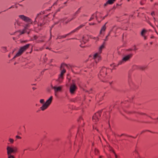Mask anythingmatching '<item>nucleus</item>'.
Returning <instances> with one entry per match:
<instances>
[{
  "mask_svg": "<svg viewBox=\"0 0 158 158\" xmlns=\"http://www.w3.org/2000/svg\"><path fill=\"white\" fill-rule=\"evenodd\" d=\"M6 150L7 158H15V157L12 154L15 153L17 152L18 151L17 148L15 147L13 148L8 146L6 148Z\"/></svg>",
  "mask_w": 158,
  "mask_h": 158,
  "instance_id": "obj_1",
  "label": "nucleus"
},
{
  "mask_svg": "<svg viewBox=\"0 0 158 158\" xmlns=\"http://www.w3.org/2000/svg\"><path fill=\"white\" fill-rule=\"evenodd\" d=\"M107 69L105 67H102L98 74L99 78L102 81L105 82V78L107 75Z\"/></svg>",
  "mask_w": 158,
  "mask_h": 158,
  "instance_id": "obj_2",
  "label": "nucleus"
},
{
  "mask_svg": "<svg viewBox=\"0 0 158 158\" xmlns=\"http://www.w3.org/2000/svg\"><path fill=\"white\" fill-rule=\"evenodd\" d=\"M132 113L135 114V116L140 118H146L147 117H149L151 118H152L150 116H148L145 113L141 112H135L134 111L131 112Z\"/></svg>",
  "mask_w": 158,
  "mask_h": 158,
  "instance_id": "obj_3",
  "label": "nucleus"
},
{
  "mask_svg": "<svg viewBox=\"0 0 158 158\" xmlns=\"http://www.w3.org/2000/svg\"><path fill=\"white\" fill-rule=\"evenodd\" d=\"M29 45V44H26L25 45L21 47L19 50L18 52L16 53L13 58H14L17 56L21 55L24 51L28 48Z\"/></svg>",
  "mask_w": 158,
  "mask_h": 158,
  "instance_id": "obj_4",
  "label": "nucleus"
},
{
  "mask_svg": "<svg viewBox=\"0 0 158 158\" xmlns=\"http://www.w3.org/2000/svg\"><path fill=\"white\" fill-rule=\"evenodd\" d=\"M101 112H98L93 115L92 117V120L95 124H96L98 121L101 117Z\"/></svg>",
  "mask_w": 158,
  "mask_h": 158,
  "instance_id": "obj_5",
  "label": "nucleus"
},
{
  "mask_svg": "<svg viewBox=\"0 0 158 158\" xmlns=\"http://www.w3.org/2000/svg\"><path fill=\"white\" fill-rule=\"evenodd\" d=\"M66 71L65 69H63L61 72L59 76L58 79L56 80V81H58L60 83H61L64 79V74L66 72Z\"/></svg>",
  "mask_w": 158,
  "mask_h": 158,
  "instance_id": "obj_6",
  "label": "nucleus"
},
{
  "mask_svg": "<svg viewBox=\"0 0 158 158\" xmlns=\"http://www.w3.org/2000/svg\"><path fill=\"white\" fill-rule=\"evenodd\" d=\"M19 18L22 20L26 22H29L30 23H32V20L29 17H26L23 15H19Z\"/></svg>",
  "mask_w": 158,
  "mask_h": 158,
  "instance_id": "obj_7",
  "label": "nucleus"
},
{
  "mask_svg": "<svg viewBox=\"0 0 158 158\" xmlns=\"http://www.w3.org/2000/svg\"><path fill=\"white\" fill-rule=\"evenodd\" d=\"M99 52L96 53L94 56V58L96 62H98L101 59V57Z\"/></svg>",
  "mask_w": 158,
  "mask_h": 158,
  "instance_id": "obj_8",
  "label": "nucleus"
},
{
  "mask_svg": "<svg viewBox=\"0 0 158 158\" xmlns=\"http://www.w3.org/2000/svg\"><path fill=\"white\" fill-rule=\"evenodd\" d=\"M77 89V87L75 84H73L71 85L70 87L69 91L71 94H73L74 92Z\"/></svg>",
  "mask_w": 158,
  "mask_h": 158,
  "instance_id": "obj_9",
  "label": "nucleus"
},
{
  "mask_svg": "<svg viewBox=\"0 0 158 158\" xmlns=\"http://www.w3.org/2000/svg\"><path fill=\"white\" fill-rule=\"evenodd\" d=\"M104 96V94L103 93H101L97 95L96 98L97 100L101 101L103 99Z\"/></svg>",
  "mask_w": 158,
  "mask_h": 158,
  "instance_id": "obj_10",
  "label": "nucleus"
},
{
  "mask_svg": "<svg viewBox=\"0 0 158 158\" xmlns=\"http://www.w3.org/2000/svg\"><path fill=\"white\" fill-rule=\"evenodd\" d=\"M133 56L132 54H130L129 55L124 56L122 59V60L124 61H126L128 60L130 58H131Z\"/></svg>",
  "mask_w": 158,
  "mask_h": 158,
  "instance_id": "obj_11",
  "label": "nucleus"
},
{
  "mask_svg": "<svg viewBox=\"0 0 158 158\" xmlns=\"http://www.w3.org/2000/svg\"><path fill=\"white\" fill-rule=\"evenodd\" d=\"M85 26V25L81 24L77 27V28H76V29H74L71 32H69V33H68V35H69L71 34L72 33H73L77 31H78V30H79L82 27H84Z\"/></svg>",
  "mask_w": 158,
  "mask_h": 158,
  "instance_id": "obj_12",
  "label": "nucleus"
},
{
  "mask_svg": "<svg viewBox=\"0 0 158 158\" xmlns=\"http://www.w3.org/2000/svg\"><path fill=\"white\" fill-rule=\"evenodd\" d=\"M62 87L61 86H59L56 87L54 86L52 87V88L54 90L55 93H56L57 91H60L62 89Z\"/></svg>",
  "mask_w": 158,
  "mask_h": 158,
  "instance_id": "obj_13",
  "label": "nucleus"
},
{
  "mask_svg": "<svg viewBox=\"0 0 158 158\" xmlns=\"http://www.w3.org/2000/svg\"><path fill=\"white\" fill-rule=\"evenodd\" d=\"M116 0H108L104 4V6H106L108 4L111 5L113 4Z\"/></svg>",
  "mask_w": 158,
  "mask_h": 158,
  "instance_id": "obj_14",
  "label": "nucleus"
},
{
  "mask_svg": "<svg viewBox=\"0 0 158 158\" xmlns=\"http://www.w3.org/2000/svg\"><path fill=\"white\" fill-rule=\"evenodd\" d=\"M52 99V96H51L45 103L46 104L49 106L51 104Z\"/></svg>",
  "mask_w": 158,
  "mask_h": 158,
  "instance_id": "obj_15",
  "label": "nucleus"
},
{
  "mask_svg": "<svg viewBox=\"0 0 158 158\" xmlns=\"http://www.w3.org/2000/svg\"><path fill=\"white\" fill-rule=\"evenodd\" d=\"M106 23H106L102 27L100 32V34H102V32H104L105 31L106 29Z\"/></svg>",
  "mask_w": 158,
  "mask_h": 158,
  "instance_id": "obj_16",
  "label": "nucleus"
},
{
  "mask_svg": "<svg viewBox=\"0 0 158 158\" xmlns=\"http://www.w3.org/2000/svg\"><path fill=\"white\" fill-rule=\"evenodd\" d=\"M48 106V105L44 103L43 104V106L40 107V109L44 111L46 109Z\"/></svg>",
  "mask_w": 158,
  "mask_h": 158,
  "instance_id": "obj_17",
  "label": "nucleus"
},
{
  "mask_svg": "<svg viewBox=\"0 0 158 158\" xmlns=\"http://www.w3.org/2000/svg\"><path fill=\"white\" fill-rule=\"evenodd\" d=\"M105 43H104L99 47L98 52L101 53L102 52V49L104 47Z\"/></svg>",
  "mask_w": 158,
  "mask_h": 158,
  "instance_id": "obj_18",
  "label": "nucleus"
},
{
  "mask_svg": "<svg viewBox=\"0 0 158 158\" xmlns=\"http://www.w3.org/2000/svg\"><path fill=\"white\" fill-rule=\"evenodd\" d=\"M68 35V34L63 35H59L57 37V39H61L63 38H65Z\"/></svg>",
  "mask_w": 158,
  "mask_h": 158,
  "instance_id": "obj_19",
  "label": "nucleus"
},
{
  "mask_svg": "<svg viewBox=\"0 0 158 158\" xmlns=\"http://www.w3.org/2000/svg\"><path fill=\"white\" fill-rule=\"evenodd\" d=\"M147 31L145 29H143L141 33V36H144V35L147 33Z\"/></svg>",
  "mask_w": 158,
  "mask_h": 158,
  "instance_id": "obj_20",
  "label": "nucleus"
},
{
  "mask_svg": "<svg viewBox=\"0 0 158 158\" xmlns=\"http://www.w3.org/2000/svg\"><path fill=\"white\" fill-rule=\"evenodd\" d=\"M96 17V16L94 14H93L91 17V18H90V19H89V21H90L93 19L94 18V17Z\"/></svg>",
  "mask_w": 158,
  "mask_h": 158,
  "instance_id": "obj_21",
  "label": "nucleus"
},
{
  "mask_svg": "<svg viewBox=\"0 0 158 158\" xmlns=\"http://www.w3.org/2000/svg\"><path fill=\"white\" fill-rule=\"evenodd\" d=\"M134 155H135L136 156H139V155L138 151L136 149L135 150V151L134 152Z\"/></svg>",
  "mask_w": 158,
  "mask_h": 158,
  "instance_id": "obj_22",
  "label": "nucleus"
},
{
  "mask_svg": "<svg viewBox=\"0 0 158 158\" xmlns=\"http://www.w3.org/2000/svg\"><path fill=\"white\" fill-rule=\"evenodd\" d=\"M2 51L3 52H6V47H2Z\"/></svg>",
  "mask_w": 158,
  "mask_h": 158,
  "instance_id": "obj_23",
  "label": "nucleus"
},
{
  "mask_svg": "<svg viewBox=\"0 0 158 158\" xmlns=\"http://www.w3.org/2000/svg\"><path fill=\"white\" fill-rule=\"evenodd\" d=\"M146 0H141L140 2V3L141 5H143L146 2Z\"/></svg>",
  "mask_w": 158,
  "mask_h": 158,
  "instance_id": "obj_24",
  "label": "nucleus"
},
{
  "mask_svg": "<svg viewBox=\"0 0 158 158\" xmlns=\"http://www.w3.org/2000/svg\"><path fill=\"white\" fill-rule=\"evenodd\" d=\"M109 150L111 152H113L114 153H115V152L114 151V150H113V148L111 147H110L109 148Z\"/></svg>",
  "mask_w": 158,
  "mask_h": 158,
  "instance_id": "obj_25",
  "label": "nucleus"
},
{
  "mask_svg": "<svg viewBox=\"0 0 158 158\" xmlns=\"http://www.w3.org/2000/svg\"><path fill=\"white\" fill-rule=\"evenodd\" d=\"M137 121L140 123H147V122L141 119H138L137 120Z\"/></svg>",
  "mask_w": 158,
  "mask_h": 158,
  "instance_id": "obj_26",
  "label": "nucleus"
},
{
  "mask_svg": "<svg viewBox=\"0 0 158 158\" xmlns=\"http://www.w3.org/2000/svg\"><path fill=\"white\" fill-rule=\"evenodd\" d=\"M9 141L11 143H13L14 142V140L13 139L10 138L9 139Z\"/></svg>",
  "mask_w": 158,
  "mask_h": 158,
  "instance_id": "obj_27",
  "label": "nucleus"
},
{
  "mask_svg": "<svg viewBox=\"0 0 158 158\" xmlns=\"http://www.w3.org/2000/svg\"><path fill=\"white\" fill-rule=\"evenodd\" d=\"M95 154H98V153L99 151L97 149H95L94 150Z\"/></svg>",
  "mask_w": 158,
  "mask_h": 158,
  "instance_id": "obj_28",
  "label": "nucleus"
},
{
  "mask_svg": "<svg viewBox=\"0 0 158 158\" xmlns=\"http://www.w3.org/2000/svg\"><path fill=\"white\" fill-rule=\"evenodd\" d=\"M44 24H45L44 23H40L38 25L40 26V27H42V26H43Z\"/></svg>",
  "mask_w": 158,
  "mask_h": 158,
  "instance_id": "obj_29",
  "label": "nucleus"
},
{
  "mask_svg": "<svg viewBox=\"0 0 158 158\" xmlns=\"http://www.w3.org/2000/svg\"><path fill=\"white\" fill-rule=\"evenodd\" d=\"M38 38V37L37 36H36V35H34L33 36V38L34 39V40H37Z\"/></svg>",
  "mask_w": 158,
  "mask_h": 158,
  "instance_id": "obj_30",
  "label": "nucleus"
},
{
  "mask_svg": "<svg viewBox=\"0 0 158 158\" xmlns=\"http://www.w3.org/2000/svg\"><path fill=\"white\" fill-rule=\"evenodd\" d=\"M93 129H95L96 130H97V131H98V129L97 128V127H96L95 126V125H93Z\"/></svg>",
  "mask_w": 158,
  "mask_h": 158,
  "instance_id": "obj_31",
  "label": "nucleus"
},
{
  "mask_svg": "<svg viewBox=\"0 0 158 158\" xmlns=\"http://www.w3.org/2000/svg\"><path fill=\"white\" fill-rule=\"evenodd\" d=\"M80 8H79L75 13V15H76L78 14L80 12Z\"/></svg>",
  "mask_w": 158,
  "mask_h": 158,
  "instance_id": "obj_32",
  "label": "nucleus"
},
{
  "mask_svg": "<svg viewBox=\"0 0 158 158\" xmlns=\"http://www.w3.org/2000/svg\"><path fill=\"white\" fill-rule=\"evenodd\" d=\"M44 102V99H41L40 100V102L41 103H43Z\"/></svg>",
  "mask_w": 158,
  "mask_h": 158,
  "instance_id": "obj_33",
  "label": "nucleus"
},
{
  "mask_svg": "<svg viewBox=\"0 0 158 158\" xmlns=\"http://www.w3.org/2000/svg\"><path fill=\"white\" fill-rule=\"evenodd\" d=\"M110 35V33L108 34V35L106 37L105 41H106L108 40V37Z\"/></svg>",
  "mask_w": 158,
  "mask_h": 158,
  "instance_id": "obj_34",
  "label": "nucleus"
},
{
  "mask_svg": "<svg viewBox=\"0 0 158 158\" xmlns=\"http://www.w3.org/2000/svg\"><path fill=\"white\" fill-rule=\"evenodd\" d=\"M16 138L17 139H21V137L19 136H18V135H16Z\"/></svg>",
  "mask_w": 158,
  "mask_h": 158,
  "instance_id": "obj_35",
  "label": "nucleus"
},
{
  "mask_svg": "<svg viewBox=\"0 0 158 158\" xmlns=\"http://www.w3.org/2000/svg\"><path fill=\"white\" fill-rule=\"evenodd\" d=\"M154 120H155V123H158V118H157L156 119H154Z\"/></svg>",
  "mask_w": 158,
  "mask_h": 158,
  "instance_id": "obj_36",
  "label": "nucleus"
},
{
  "mask_svg": "<svg viewBox=\"0 0 158 158\" xmlns=\"http://www.w3.org/2000/svg\"><path fill=\"white\" fill-rule=\"evenodd\" d=\"M151 15H152V16H154V15H155V12L154 11H152L151 12Z\"/></svg>",
  "mask_w": 158,
  "mask_h": 158,
  "instance_id": "obj_37",
  "label": "nucleus"
},
{
  "mask_svg": "<svg viewBox=\"0 0 158 158\" xmlns=\"http://www.w3.org/2000/svg\"><path fill=\"white\" fill-rule=\"evenodd\" d=\"M133 50V49H131V48H129V49L127 50L128 51H132Z\"/></svg>",
  "mask_w": 158,
  "mask_h": 158,
  "instance_id": "obj_38",
  "label": "nucleus"
},
{
  "mask_svg": "<svg viewBox=\"0 0 158 158\" xmlns=\"http://www.w3.org/2000/svg\"><path fill=\"white\" fill-rule=\"evenodd\" d=\"M114 154L115 157V158H118V156L116 154V153L115 152V153H114Z\"/></svg>",
  "mask_w": 158,
  "mask_h": 158,
  "instance_id": "obj_39",
  "label": "nucleus"
},
{
  "mask_svg": "<svg viewBox=\"0 0 158 158\" xmlns=\"http://www.w3.org/2000/svg\"><path fill=\"white\" fill-rule=\"evenodd\" d=\"M142 36L143 37L144 39L145 40H146L147 39V37L145 35H144V36Z\"/></svg>",
  "mask_w": 158,
  "mask_h": 158,
  "instance_id": "obj_40",
  "label": "nucleus"
},
{
  "mask_svg": "<svg viewBox=\"0 0 158 158\" xmlns=\"http://www.w3.org/2000/svg\"><path fill=\"white\" fill-rule=\"evenodd\" d=\"M66 64H62L61 66V68H62L63 66H65Z\"/></svg>",
  "mask_w": 158,
  "mask_h": 158,
  "instance_id": "obj_41",
  "label": "nucleus"
},
{
  "mask_svg": "<svg viewBox=\"0 0 158 158\" xmlns=\"http://www.w3.org/2000/svg\"><path fill=\"white\" fill-rule=\"evenodd\" d=\"M95 24V23H89V24L90 25H94Z\"/></svg>",
  "mask_w": 158,
  "mask_h": 158,
  "instance_id": "obj_42",
  "label": "nucleus"
},
{
  "mask_svg": "<svg viewBox=\"0 0 158 158\" xmlns=\"http://www.w3.org/2000/svg\"><path fill=\"white\" fill-rule=\"evenodd\" d=\"M43 42V41H42V40L40 41H38V43H39L40 42Z\"/></svg>",
  "mask_w": 158,
  "mask_h": 158,
  "instance_id": "obj_43",
  "label": "nucleus"
},
{
  "mask_svg": "<svg viewBox=\"0 0 158 158\" xmlns=\"http://www.w3.org/2000/svg\"><path fill=\"white\" fill-rule=\"evenodd\" d=\"M62 1L61 0H59L58 1V2H61Z\"/></svg>",
  "mask_w": 158,
  "mask_h": 158,
  "instance_id": "obj_44",
  "label": "nucleus"
},
{
  "mask_svg": "<svg viewBox=\"0 0 158 158\" xmlns=\"http://www.w3.org/2000/svg\"><path fill=\"white\" fill-rule=\"evenodd\" d=\"M25 26H26V27H27L29 26L28 24H26V25Z\"/></svg>",
  "mask_w": 158,
  "mask_h": 158,
  "instance_id": "obj_45",
  "label": "nucleus"
},
{
  "mask_svg": "<svg viewBox=\"0 0 158 158\" xmlns=\"http://www.w3.org/2000/svg\"><path fill=\"white\" fill-rule=\"evenodd\" d=\"M66 3H67V2H64L63 3H64V4H66Z\"/></svg>",
  "mask_w": 158,
  "mask_h": 158,
  "instance_id": "obj_46",
  "label": "nucleus"
},
{
  "mask_svg": "<svg viewBox=\"0 0 158 158\" xmlns=\"http://www.w3.org/2000/svg\"><path fill=\"white\" fill-rule=\"evenodd\" d=\"M152 44V42H150V44Z\"/></svg>",
  "mask_w": 158,
  "mask_h": 158,
  "instance_id": "obj_47",
  "label": "nucleus"
},
{
  "mask_svg": "<svg viewBox=\"0 0 158 158\" xmlns=\"http://www.w3.org/2000/svg\"><path fill=\"white\" fill-rule=\"evenodd\" d=\"M137 50V49L135 48L134 49V50Z\"/></svg>",
  "mask_w": 158,
  "mask_h": 158,
  "instance_id": "obj_48",
  "label": "nucleus"
},
{
  "mask_svg": "<svg viewBox=\"0 0 158 158\" xmlns=\"http://www.w3.org/2000/svg\"><path fill=\"white\" fill-rule=\"evenodd\" d=\"M16 64V62H15L14 63V64H15V65Z\"/></svg>",
  "mask_w": 158,
  "mask_h": 158,
  "instance_id": "obj_49",
  "label": "nucleus"
},
{
  "mask_svg": "<svg viewBox=\"0 0 158 158\" xmlns=\"http://www.w3.org/2000/svg\"><path fill=\"white\" fill-rule=\"evenodd\" d=\"M102 157V156H100L99 158H101Z\"/></svg>",
  "mask_w": 158,
  "mask_h": 158,
  "instance_id": "obj_50",
  "label": "nucleus"
},
{
  "mask_svg": "<svg viewBox=\"0 0 158 158\" xmlns=\"http://www.w3.org/2000/svg\"><path fill=\"white\" fill-rule=\"evenodd\" d=\"M71 39H74V38H72Z\"/></svg>",
  "mask_w": 158,
  "mask_h": 158,
  "instance_id": "obj_51",
  "label": "nucleus"
},
{
  "mask_svg": "<svg viewBox=\"0 0 158 158\" xmlns=\"http://www.w3.org/2000/svg\"><path fill=\"white\" fill-rule=\"evenodd\" d=\"M110 85H111V83H109Z\"/></svg>",
  "mask_w": 158,
  "mask_h": 158,
  "instance_id": "obj_52",
  "label": "nucleus"
}]
</instances>
